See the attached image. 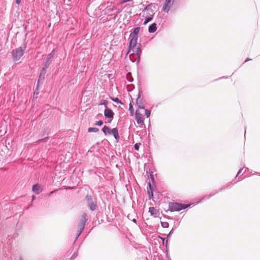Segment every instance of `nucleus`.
Returning <instances> with one entry per match:
<instances>
[{
	"label": "nucleus",
	"mask_w": 260,
	"mask_h": 260,
	"mask_svg": "<svg viewBox=\"0 0 260 260\" xmlns=\"http://www.w3.org/2000/svg\"><path fill=\"white\" fill-rule=\"evenodd\" d=\"M54 191H51L49 193V196H50L52 193H53Z\"/></svg>",
	"instance_id": "58836bf2"
},
{
	"label": "nucleus",
	"mask_w": 260,
	"mask_h": 260,
	"mask_svg": "<svg viewBox=\"0 0 260 260\" xmlns=\"http://www.w3.org/2000/svg\"><path fill=\"white\" fill-rule=\"evenodd\" d=\"M174 0H165V3L163 6V11L168 12L172 5H173Z\"/></svg>",
	"instance_id": "1a4fd4ad"
},
{
	"label": "nucleus",
	"mask_w": 260,
	"mask_h": 260,
	"mask_svg": "<svg viewBox=\"0 0 260 260\" xmlns=\"http://www.w3.org/2000/svg\"><path fill=\"white\" fill-rule=\"evenodd\" d=\"M256 173V174H257L258 175H259V176H260V173Z\"/></svg>",
	"instance_id": "a19ab883"
},
{
	"label": "nucleus",
	"mask_w": 260,
	"mask_h": 260,
	"mask_svg": "<svg viewBox=\"0 0 260 260\" xmlns=\"http://www.w3.org/2000/svg\"><path fill=\"white\" fill-rule=\"evenodd\" d=\"M53 55L52 54V53H51L48 55L45 64L47 65V63H48L49 60L53 57Z\"/></svg>",
	"instance_id": "412c9836"
},
{
	"label": "nucleus",
	"mask_w": 260,
	"mask_h": 260,
	"mask_svg": "<svg viewBox=\"0 0 260 260\" xmlns=\"http://www.w3.org/2000/svg\"><path fill=\"white\" fill-rule=\"evenodd\" d=\"M151 14L149 13V16H148V17H146L145 20V21L144 22V25H146L147 23H148L149 22H150V21L152 20L153 16L154 13L153 12V11H151Z\"/></svg>",
	"instance_id": "2eb2a0df"
},
{
	"label": "nucleus",
	"mask_w": 260,
	"mask_h": 260,
	"mask_svg": "<svg viewBox=\"0 0 260 260\" xmlns=\"http://www.w3.org/2000/svg\"><path fill=\"white\" fill-rule=\"evenodd\" d=\"M99 129L98 128L96 127H89L88 129V132L89 133H96L99 132Z\"/></svg>",
	"instance_id": "6ab92c4d"
},
{
	"label": "nucleus",
	"mask_w": 260,
	"mask_h": 260,
	"mask_svg": "<svg viewBox=\"0 0 260 260\" xmlns=\"http://www.w3.org/2000/svg\"><path fill=\"white\" fill-rule=\"evenodd\" d=\"M99 105H104V106H105V108H106V107H107L108 101H106V100H102V101L101 102V103L99 104Z\"/></svg>",
	"instance_id": "4be33fe9"
},
{
	"label": "nucleus",
	"mask_w": 260,
	"mask_h": 260,
	"mask_svg": "<svg viewBox=\"0 0 260 260\" xmlns=\"http://www.w3.org/2000/svg\"><path fill=\"white\" fill-rule=\"evenodd\" d=\"M20 260H22V259H21V257L20 258Z\"/></svg>",
	"instance_id": "79ce46f5"
},
{
	"label": "nucleus",
	"mask_w": 260,
	"mask_h": 260,
	"mask_svg": "<svg viewBox=\"0 0 260 260\" xmlns=\"http://www.w3.org/2000/svg\"><path fill=\"white\" fill-rule=\"evenodd\" d=\"M137 104L140 109H144V106L143 104V99L141 98L139 95L136 100Z\"/></svg>",
	"instance_id": "ddd939ff"
},
{
	"label": "nucleus",
	"mask_w": 260,
	"mask_h": 260,
	"mask_svg": "<svg viewBox=\"0 0 260 260\" xmlns=\"http://www.w3.org/2000/svg\"><path fill=\"white\" fill-rule=\"evenodd\" d=\"M149 212L150 213L151 216H153L155 218L157 217L159 215V211L153 207H149Z\"/></svg>",
	"instance_id": "9d476101"
},
{
	"label": "nucleus",
	"mask_w": 260,
	"mask_h": 260,
	"mask_svg": "<svg viewBox=\"0 0 260 260\" xmlns=\"http://www.w3.org/2000/svg\"><path fill=\"white\" fill-rule=\"evenodd\" d=\"M20 2H21V0H16V3L17 5L20 4Z\"/></svg>",
	"instance_id": "7c9ffc66"
},
{
	"label": "nucleus",
	"mask_w": 260,
	"mask_h": 260,
	"mask_svg": "<svg viewBox=\"0 0 260 260\" xmlns=\"http://www.w3.org/2000/svg\"><path fill=\"white\" fill-rule=\"evenodd\" d=\"M242 170H243V169H240V170L238 171V173H237V176H238L240 174H241V173Z\"/></svg>",
	"instance_id": "c756f323"
},
{
	"label": "nucleus",
	"mask_w": 260,
	"mask_h": 260,
	"mask_svg": "<svg viewBox=\"0 0 260 260\" xmlns=\"http://www.w3.org/2000/svg\"><path fill=\"white\" fill-rule=\"evenodd\" d=\"M103 124V122L102 120H99L96 122L95 123V125L98 126H101Z\"/></svg>",
	"instance_id": "cd10ccee"
},
{
	"label": "nucleus",
	"mask_w": 260,
	"mask_h": 260,
	"mask_svg": "<svg viewBox=\"0 0 260 260\" xmlns=\"http://www.w3.org/2000/svg\"><path fill=\"white\" fill-rule=\"evenodd\" d=\"M127 218L129 219V220H132V217H131V215L130 214H128L127 215Z\"/></svg>",
	"instance_id": "f704fd0d"
},
{
	"label": "nucleus",
	"mask_w": 260,
	"mask_h": 260,
	"mask_svg": "<svg viewBox=\"0 0 260 260\" xmlns=\"http://www.w3.org/2000/svg\"><path fill=\"white\" fill-rule=\"evenodd\" d=\"M141 145L140 143H136L135 144L134 148L136 150H139L140 146Z\"/></svg>",
	"instance_id": "a878e982"
},
{
	"label": "nucleus",
	"mask_w": 260,
	"mask_h": 260,
	"mask_svg": "<svg viewBox=\"0 0 260 260\" xmlns=\"http://www.w3.org/2000/svg\"><path fill=\"white\" fill-rule=\"evenodd\" d=\"M135 115H136V120L138 124H140V125H144V118L138 110H137L136 111Z\"/></svg>",
	"instance_id": "0eeeda50"
},
{
	"label": "nucleus",
	"mask_w": 260,
	"mask_h": 260,
	"mask_svg": "<svg viewBox=\"0 0 260 260\" xmlns=\"http://www.w3.org/2000/svg\"><path fill=\"white\" fill-rule=\"evenodd\" d=\"M160 238H161V239L162 240V243H163V244L164 245V244H165V240H166V239H165V238H161V237H160Z\"/></svg>",
	"instance_id": "2f4dec72"
},
{
	"label": "nucleus",
	"mask_w": 260,
	"mask_h": 260,
	"mask_svg": "<svg viewBox=\"0 0 260 260\" xmlns=\"http://www.w3.org/2000/svg\"><path fill=\"white\" fill-rule=\"evenodd\" d=\"M126 78L129 82H132L133 81V79L131 77V73H128L126 75Z\"/></svg>",
	"instance_id": "393cba45"
},
{
	"label": "nucleus",
	"mask_w": 260,
	"mask_h": 260,
	"mask_svg": "<svg viewBox=\"0 0 260 260\" xmlns=\"http://www.w3.org/2000/svg\"><path fill=\"white\" fill-rule=\"evenodd\" d=\"M111 100L117 104H119V103L121 104V101L117 98H111Z\"/></svg>",
	"instance_id": "b1692460"
},
{
	"label": "nucleus",
	"mask_w": 260,
	"mask_h": 260,
	"mask_svg": "<svg viewBox=\"0 0 260 260\" xmlns=\"http://www.w3.org/2000/svg\"><path fill=\"white\" fill-rule=\"evenodd\" d=\"M129 111L130 112V115L133 116L134 115V109L132 103H130L129 106Z\"/></svg>",
	"instance_id": "aec40b11"
},
{
	"label": "nucleus",
	"mask_w": 260,
	"mask_h": 260,
	"mask_svg": "<svg viewBox=\"0 0 260 260\" xmlns=\"http://www.w3.org/2000/svg\"><path fill=\"white\" fill-rule=\"evenodd\" d=\"M114 113L111 109L106 107L104 111V116L106 118L109 119V122H111L113 119Z\"/></svg>",
	"instance_id": "423d86ee"
},
{
	"label": "nucleus",
	"mask_w": 260,
	"mask_h": 260,
	"mask_svg": "<svg viewBox=\"0 0 260 260\" xmlns=\"http://www.w3.org/2000/svg\"><path fill=\"white\" fill-rule=\"evenodd\" d=\"M173 233V230H172L170 233H169V234L167 235V238H168Z\"/></svg>",
	"instance_id": "c85d7f7f"
},
{
	"label": "nucleus",
	"mask_w": 260,
	"mask_h": 260,
	"mask_svg": "<svg viewBox=\"0 0 260 260\" xmlns=\"http://www.w3.org/2000/svg\"><path fill=\"white\" fill-rule=\"evenodd\" d=\"M132 220L133 221V222H134V223H137V220L136 218H133L132 219Z\"/></svg>",
	"instance_id": "72a5a7b5"
},
{
	"label": "nucleus",
	"mask_w": 260,
	"mask_h": 260,
	"mask_svg": "<svg viewBox=\"0 0 260 260\" xmlns=\"http://www.w3.org/2000/svg\"><path fill=\"white\" fill-rule=\"evenodd\" d=\"M26 47V45L24 44L23 45L12 50L11 54L14 61H17L20 59L24 54Z\"/></svg>",
	"instance_id": "f03ea898"
},
{
	"label": "nucleus",
	"mask_w": 260,
	"mask_h": 260,
	"mask_svg": "<svg viewBox=\"0 0 260 260\" xmlns=\"http://www.w3.org/2000/svg\"><path fill=\"white\" fill-rule=\"evenodd\" d=\"M111 135H113L115 139L117 141H118V140L119 139V136L117 128H114L111 130Z\"/></svg>",
	"instance_id": "4468645a"
},
{
	"label": "nucleus",
	"mask_w": 260,
	"mask_h": 260,
	"mask_svg": "<svg viewBox=\"0 0 260 260\" xmlns=\"http://www.w3.org/2000/svg\"><path fill=\"white\" fill-rule=\"evenodd\" d=\"M87 220V215L85 213H83L81 216V218L80 220L78 226L77 235L76 239L81 235L83 231L86 222Z\"/></svg>",
	"instance_id": "20e7f679"
},
{
	"label": "nucleus",
	"mask_w": 260,
	"mask_h": 260,
	"mask_svg": "<svg viewBox=\"0 0 260 260\" xmlns=\"http://www.w3.org/2000/svg\"><path fill=\"white\" fill-rule=\"evenodd\" d=\"M32 190L36 194H39L42 191V189L39 184H36L32 186Z\"/></svg>",
	"instance_id": "f8f14e48"
},
{
	"label": "nucleus",
	"mask_w": 260,
	"mask_h": 260,
	"mask_svg": "<svg viewBox=\"0 0 260 260\" xmlns=\"http://www.w3.org/2000/svg\"><path fill=\"white\" fill-rule=\"evenodd\" d=\"M160 238H161V239L162 240V243H163V244L164 245V244H165V240H166V239H165V238H161V237H160Z\"/></svg>",
	"instance_id": "473e14b6"
},
{
	"label": "nucleus",
	"mask_w": 260,
	"mask_h": 260,
	"mask_svg": "<svg viewBox=\"0 0 260 260\" xmlns=\"http://www.w3.org/2000/svg\"><path fill=\"white\" fill-rule=\"evenodd\" d=\"M190 205L178 203H170L169 205V210L171 212L179 211L188 207Z\"/></svg>",
	"instance_id": "7ed1b4c3"
},
{
	"label": "nucleus",
	"mask_w": 260,
	"mask_h": 260,
	"mask_svg": "<svg viewBox=\"0 0 260 260\" xmlns=\"http://www.w3.org/2000/svg\"><path fill=\"white\" fill-rule=\"evenodd\" d=\"M129 44L128 47L127 53H131L129 57L132 55H136L137 59H140L142 51L140 48V44H138V38L129 37Z\"/></svg>",
	"instance_id": "f257e3e1"
},
{
	"label": "nucleus",
	"mask_w": 260,
	"mask_h": 260,
	"mask_svg": "<svg viewBox=\"0 0 260 260\" xmlns=\"http://www.w3.org/2000/svg\"><path fill=\"white\" fill-rule=\"evenodd\" d=\"M145 115L147 117H149L150 115V111L147 109H145Z\"/></svg>",
	"instance_id": "bb28decb"
},
{
	"label": "nucleus",
	"mask_w": 260,
	"mask_h": 260,
	"mask_svg": "<svg viewBox=\"0 0 260 260\" xmlns=\"http://www.w3.org/2000/svg\"><path fill=\"white\" fill-rule=\"evenodd\" d=\"M47 67L48 66L47 64H45V66L42 68L38 79V84L43 83V81L45 79V75L46 73V69L47 68Z\"/></svg>",
	"instance_id": "6e6552de"
},
{
	"label": "nucleus",
	"mask_w": 260,
	"mask_h": 260,
	"mask_svg": "<svg viewBox=\"0 0 260 260\" xmlns=\"http://www.w3.org/2000/svg\"><path fill=\"white\" fill-rule=\"evenodd\" d=\"M87 200L88 206L91 211H94L97 208V205L95 200L92 198L91 196L87 195L86 197Z\"/></svg>",
	"instance_id": "39448f33"
},
{
	"label": "nucleus",
	"mask_w": 260,
	"mask_h": 260,
	"mask_svg": "<svg viewBox=\"0 0 260 260\" xmlns=\"http://www.w3.org/2000/svg\"><path fill=\"white\" fill-rule=\"evenodd\" d=\"M156 24L153 23L149 26L148 31L150 33L154 32L156 30Z\"/></svg>",
	"instance_id": "dca6fc26"
},
{
	"label": "nucleus",
	"mask_w": 260,
	"mask_h": 260,
	"mask_svg": "<svg viewBox=\"0 0 260 260\" xmlns=\"http://www.w3.org/2000/svg\"><path fill=\"white\" fill-rule=\"evenodd\" d=\"M161 226L164 228H167L169 227V224L168 222H161Z\"/></svg>",
	"instance_id": "5701e85b"
},
{
	"label": "nucleus",
	"mask_w": 260,
	"mask_h": 260,
	"mask_svg": "<svg viewBox=\"0 0 260 260\" xmlns=\"http://www.w3.org/2000/svg\"><path fill=\"white\" fill-rule=\"evenodd\" d=\"M35 199V196H32V200H34Z\"/></svg>",
	"instance_id": "e433bc0d"
},
{
	"label": "nucleus",
	"mask_w": 260,
	"mask_h": 260,
	"mask_svg": "<svg viewBox=\"0 0 260 260\" xmlns=\"http://www.w3.org/2000/svg\"><path fill=\"white\" fill-rule=\"evenodd\" d=\"M76 255H75V254H74L72 257H71V259H73V258H74L75 257H76Z\"/></svg>",
	"instance_id": "c9c22d12"
},
{
	"label": "nucleus",
	"mask_w": 260,
	"mask_h": 260,
	"mask_svg": "<svg viewBox=\"0 0 260 260\" xmlns=\"http://www.w3.org/2000/svg\"><path fill=\"white\" fill-rule=\"evenodd\" d=\"M152 6H153V5L152 4H150V5H149L145 7V11H148V14L149 15V13L151 14V11H153V10L152 9ZM153 7L155 8V6H153Z\"/></svg>",
	"instance_id": "a211bd4d"
},
{
	"label": "nucleus",
	"mask_w": 260,
	"mask_h": 260,
	"mask_svg": "<svg viewBox=\"0 0 260 260\" xmlns=\"http://www.w3.org/2000/svg\"><path fill=\"white\" fill-rule=\"evenodd\" d=\"M251 60V59H249V58H247V59H246V60L245 61L246 62V61H247L248 60Z\"/></svg>",
	"instance_id": "4c0bfd02"
},
{
	"label": "nucleus",
	"mask_w": 260,
	"mask_h": 260,
	"mask_svg": "<svg viewBox=\"0 0 260 260\" xmlns=\"http://www.w3.org/2000/svg\"><path fill=\"white\" fill-rule=\"evenodd\" d=\"M140 28L139 27L135 28L134 31L130 34L129 37L138 38V34L140 31Z\"/></svg>",
	"instance_id": "9b49d317"
},
{
	"label": "nucleus",
	"mask_w": 260,
	"mask_h": 260,
	"mask_svg": "<svg viewBox=\"0 0 260 260\" xmlns=\"http://www.w3.org/2000/svg\"><path fill=\"white\" fill-rule=\"evenodd\" d=\"M111 130L108 126L105 125L103 128L102 131L106 135H111Z\"/></svg>",
	"instance_id": "f3484780"
},
{
	"label": "nucleus",
	"mask_w": 260,
	"mask_h": 260,
	"mask_svg": "<svg viewBox=\"0 0 260 260\" xmlns=\"http://www.w3.org/2000/svg\"><path fill=\"white\" fill-rule=\"evenodd\" d=\"M167 243H168V239L166 240V246L167 245Z\"/></svg>",
	"instance_id": "ea45409f"
}]
</instances>
